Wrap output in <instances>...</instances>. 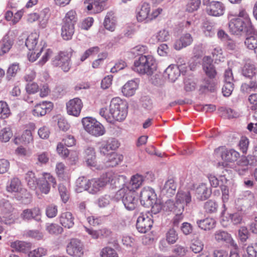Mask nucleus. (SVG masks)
<instances>
[{
    "label": "nucleus",
    "mask_w": 257,
    "mask_h": 257,
    "mask_svg": "<svg viewBox=\"0 0 257 257\" xmlns=\"http://www.w3.org/2000/svg\"><path fill=\"white\" fill-rule=\"evenodd\" d=\"M112 176L110 173H106L99 178H95L87 180L82 177H79L76 182V190L81 192L87 191L89 193L96 194L102 190L106 184L112 180Z\"/></svg>",
    "instance_id": "f257e3e1"
},
{
    "label": "nucleus",
    "mask_w": 257,
    "mask_h": 257,
    "mask_svg": "<svg viewBox=\"0 0 257 257\" xmlns=\"http://www.w3.org/2000/svg\"><path fill=\"white\" fill-rule=\"evenodd\" d=\"M230 31L233 34L241 35L242 33H252L254 28L249 15L245 9L240 8L229 22Z\"/></svg>",
    "instance_id": "f03ea898"
},
{
    "label": "nucleus",
    "mask_w": 257,
    "mask_h": 257,
    "mask_svg": "<svg viewBox=\"0 0 257 257\" xmlns=\"http://www.w3.org/2000/svg\"><path fill=\"white\" fill-rule=\"evenodd\" d=\"M128 105L127 102L116 97L113 98L109 104V113L111 118L107 119L109 122L113 123L114 121L123 120L127 114Z\"/></svg>",
    "instance_id": "7ed1b4c3"
},
{
    "label": "nucleus",
    "mask_w": 257,
    "mask_h": 257,
    "mask_svg": "<svg viewBox=\"0 0 257 257\" xmlns=\"http://www.w3.org/2000/svg\"><path fill=\"white\" fill-rule=\"evenodd\" d=\"M157 62L151 55H140L134 63L133 69L141 74L152 75L157 69Z\"/></svg>",
    "instance_id": "20e7f679"
},
{
    "label": "nucleus",
    "mask_w": 257,
    "mask_h": 257,
    "mask_svg": "<svg viewBox=\"0 0 257 257\" xmlns=\"http://www.w3.org/2000/svg\"><path fill=\"white\" fill-rule=\"evenodd\" d=\"M162 12V8H158L152 10L149 4L144 3L141 8L137 10V20L139 22L149 23L157 19Z\"/></svg>",
    "instance_id": "39448f33"
},
{
    "label": "nucleus",
    "mask_w": 257,
    "mask_h": 257,
    "mask_svg": "<svg viewBox=\"0 0 257 257\" xmlns=\"http://www.w3.org/2000/svg\"><path fill=\"white\" fill-rule=\"evenodd\" d=\"M82 122L85 130L91 135L99 137L105 134V131L104 126L91 117L83 118Z\"/></svg>",
    "instance_id": "423d86ee"
},
{
    "label": "nucleus",
    "mask_w": 257,
    "mask_h": 257,
    "mask_svg": "<svg viewBox=\"0 0 257 257\" xmlns=\"http://www.w3.org/2000/svg\"><path fill=\"white\" fill-rule=\"evenodd\" d=\"M85 252L83 243L77 238H72L66 246V252L72 257H83Z\"/></svg>",
    "instance_id": "0eeeda50"
},
{
    "label": "nucleus",
    "mask_w": 257,
    "mask_h": 257,
    "mask_svg": "<svg viewBox=\"0 0 257 257\" xmlns=\"http://www.w3.org/2000/svg\"><path fill=\"white\" fill-rule=\"evenodd\" d=\"M119 192L120 194L124 193L122 201L125 208L128 210H134L138 204L136 192L126 189L125 188L121 189Z\"/></svg>",
    "instance_id": "6e6552de"
},
{
    "label": "nucleus",
    "mask_w": 257,
    "mask_h": 257,
    "mask_svg": "<svg viewBox=\"0 0 257 257\" xmlns=\"http://www.w3.org/2000/svg\"><path fill=\"white\" fill-rule=\"evenodd\" d=\"M1 216L0 220L6 224H11L15 222L16 215L14 213L15 208L10 201L7 200L3 202L0 206Z\"/></svg>",
    "instance_id": "1a4fd4ad"
},
{
    "label": "nucleus",
    "mask_w": 257,
    "mask_h": 257,
    "mask_svg": "<svg viewBox=\"0 0 257 257\" xmlns=\"http://www.w3.org/2000/svg\"><path fill=\"white\" fill-rule=\"evenodd\" d=\"M239 157V154L234 150H226L222 152L221 158L226 162L218 163L217 165V169L221 171L220 176H224V172L227 171L226 169L227 167L228 164L227 162H234Z\"/></svg>",
    "instance_id": "9d476101"
},
{
    "label": "nucleus",
    "mask_w": 257,
    "mask_h": 257,
    "mask_svg": "<svg viewBox=\"0 0 257 257\" xmlns=\"http://www.w3.org/2000/svg\"><path fill=\"white\" fill-rule=\"evenodd\" d=\"M56 185V179L50 173H43L42 177L38 179L37 187L42 193L47 194L50 192L51 185L55 187Z\"/></svg>",
    "instance_id": "9b49d317"
},
{
    "label": "nucleus",
    "mask_w": 257,
    "mask_h": 257,
    "mask_svg": "<svg viewBox=\"0 0 257 257\" xmlns=\"http://www.w3.org/2000/svg\"><path fill=\"white\" fill-rule=\"evenodd\" d=\"M71 55L67 52H60L53 59V64L60 67L63 71L67 72L71 68Z\"/></svg>",
    "instance_id": "f8f14e48"
},
{
    "label": "nucleus",
    "mask_w": 257,
    "mask_h": 257,
    "mask_svg": "<svg viewBox=\"0 0 257 257\" xmlns=\"http://www.w3.org/2000/svg\"><path fill=\"white\" fill-rule=\"evenodd\" d=\"M140 197L141 204L146 207H149L157 196L153 189L144 187L140 193Z\"/></svg>",
    "instance_id": "ddd939ff"
},
{
    "label": "nucleus",
    "mask_w": 257,
    "mask_h": 257,
    "mask_svg": "<svg viewBox=\"0 0 257 257\" xmlns=\"http://www.w3.org/2000/svg\"><path fill=\"white\" fill-rule=\"evenodd\" d=\"M83 104L81 99L75 97L69 100L66 104L67 113L75 117L79 116Z\"/></svg>",
    "instance_id": "4468645a"
},
{
    "label": "nucleus",
    "mask_w": 257,
    "mask_h": 257,
    "mask_svg": "<svg viewBox=\"0 0 257 257\" xmlns=\"http://www.w3.org/2000/svg\"><path fill=\"white\" fill-rule=\"evenodd\" d=\"M98 149L101 154L106 155L110 151L116 150L119 146L117 140L114 138H109L97 143Z\"/></svg>",
    "instance_id": "2eb2a0df"
},
{
    "label": "nucleus",
    "mask_w": 257,
    "mask_h": 257,
    "mask_svg": "<svg viewBox=\"0 0 257 257\" xmlns=\"http://www.w3.org/2000/svg\"><path fill=\"white\" fill-rule=\"evenodd\" d=\"M153 224V220L147 214H141L137 219L136 226L140 232L146 233L150 230Z\"/></svg>",
    "instance_id": "dca6fc26"
},
{
    "label": "nucleus",
    "mask_w": 257,
    "mask_h": 257,
    "mask_svg": "<svg viewBox=\"0 0 257 257\" xmlns=\"http://www.w3.org/2000/svg\"><path fill=\"white\" fill-rule=\"evenodd\" d=\"M42 213L38 207L27 208L23 210L21 214V217L24 220H35L38 222L41 221Z\"/></svg>",
    "instance_id": "f3484780"
},
{
    "label": "nucleus",
    "mask_w": 257,
    "mask_h": 257,
    "mask_svg": "<svg viewBox=\"0 0 257 257\" xmlns=\"http://www.w3.org/2000/svg\"><path fill=\"white\" fill-rule=\"evenodd\" d=\"M53 103L51 101H44L35 105L32 113L36 116H44L53 108Z\"/></svg>",
    "instance_id": "a211bd4d"
},
{
    "label": "nucleus",
    "mask_w": 257,
    "mask_h": 257,
    "mask_svg": "<svg viewBox=\"0 0 257 257\" xmlns=\"http://www.w3.org/2000/svg\"><path fill=\"white\" fill-rule=\"evenodd\" d=\"M176 204L179 206H176L177 207H179V212H182L184 210V205H188L191 202L190 192L188 191H179L176 195Z\"/></svg>",
    "instance_id": "6ab92c4d"
},
{
    "label": "nucleus",
    "mask_w": 257,
    "mask_h": 257,
    "mask_svg": "<svg viewBox=\"0 0 257 257\" xmlns=\"http://www.w3.org/2000/svg\"><path fill=\"white\" fill-rule=\"evenodd\" d=\"M225 10V7L221 2L212 1L208 6L207 11L209 15L219 17L224 14Z\"/></svg>",
    "instance_id": "aec40b11"
},
{
    "label": "nucleus",
    "mask_w": 257,
    "mask_h": 257,
    "mask_svg": "<svg viewBox=\"0 0 257 257\" xmlns=\"http://www.w3.org/2000/svg\"><path fill=\"white\" fill-rule=\"evenodd\" d=\"M85 153L86 155V163L88 166L97 170L103 168V165H98L95 161L96 155L94 148L88 147L85 151Z\"/></svg>",
    "instance_id": "412c9836"
},
{
    "label": "nucleus",
    "mask_w": 257,
    "mask_h": 257,
    "mask_svg": "<svg viewBox=\"0 0 257 257\" xmlns=\"http://www.w3.org/2000/svg\"><path fill=\"white\" fill-rule=\"evenodd\" d=\"M10 246L12 248L13 251L26 253L31 248V244L24 241L16 240L12 242Z\"/></svg>",
    "instance_id": "4be33fe9"
},
{
    "label": "nucleus",
    "mask_w": 257,
    "mask_h": 257,
    "mask_svg": "<svg viewBox=\"0 0 257 257\" xmlns=\"http://www.w3.org/2000/svg\"><path fill=\"white\" fill-rule=\"evenodd\" d=\"M215 239L218 242H225L230 244L235 248L237 247V244L232 239L231 235L224 231H217L214 234Z\"/></svg>",
    "instance_id": "5701e85b"
},
{
    "label": "nucleus",
    "mask_w": 257,
    "mask_h": 257,
    "mask_svg": "<svg viewBox=\"0 0 257 257\" xmlns=\"http://www.w3.org/2000/svg\"><path fill=\"white\" fill-rule=\"evenodd\" d=\"M213 59L209 56H205L203 59V68L206 74L210 78L215 77L216 72L212 64Z\"/></svg>",
    "instance_id": "b1692460"
},
{
    "label": "nucleus",
    "mask_w": 257,
    "mask_h": 257,
    "mask_svg": "<svg viewBox=\"0 0 257 257\" xmlns=\"http://www.w3.org/2000/svg\"><path fill=\"white\" fill-rule=\"evenodd\" d=\"M193 39L191 34L186 33L181 36L174 44V48L177 50H180L192 44Z\"/></svg>",
    "instance_id": "393cba45"
},
{
    "label": "nucleus",
    "mask_w": 257,
    "mask_h": 257,
    "mask_svg": "<svg viewBox=\"0 0 257 257\" xmlns=\"http://www.w3.org/2000/svg\"><path fill=\"white\" fill-rule=\"evenodd\" d=\"M123 159L122 155L115 152H112L107 156V160L105 163L104 167H113L120 163ZM104 167V166H103Z\"/></svg>",
    "instance_id": "a878e982"
},
{
    "label": "nucleus",
    "mask_w": 257,
    "mask_h": 257,
    "mask_svg": "<svg viewBox=\"0 0 257 257\" xmlns=\"http://www.w3.org/2000/svg\"><path fill=\"white\" fill-rule=\"evenodd\" d=\"M6 190L10 193H23L27 190L23 189L21 181L17 178H13L9 185L7 186Z\"/></svg>",
    "instance_id": "bb28decb"
},
{
    "label": "nucleus",
    "mask_w": 257,
    "mask_h": 257,
    "mask_svg": "<svg viewBox=\"0 0 257 257\" xmlns=\"http://www.w3.org/2000/svg\"><path fill=\"white\" fill-rule=\"evenodd\" d=\"M74 217L71 212H65L60 215L59 222L65 228H70L74 224Z\"/></svg>",
    "instance_id": "cd10ccee"
},
{
    "label": "nucleus",
    "mask_w": 257,
    "mask_h": 257,
    "mask_svg": "<svg viewBox=\"0 0 257 257\" xmlns=\"http://www.w3.org/2000/svg\"><path fill=\"white\" fill-rule=\"evenodd\" d=\"M138 87V84L134 80L128 81L122 87L121 91L123 94L130 97L133 96Z\"/></svg>",
    "instance_id": "c85d7f7f"
},
{
    "label": "nucleus",
    "mask_w": 257,
    "mask_h": 257,
    "mask_svg": "<svg viewBox=\"0 0 257 257\" xmlns=\"http://www.w3.org/2000/svg\"><path fill=\"white\" fill-rule=\"evenodd\" d=\"M144 181V178L142 175H134L131 178L129 185L125 189L135 191L142 185Z\"/></svg>",
    "instance_id": "c756f323"
},
{
    "label": "nucleus",
    "mask_w": 257,
    "mask_h": 257,
    "mask_svg": "<svg viewBox=\"0 0 257 257\" xmlns=\"http://www.w3.org/2000/svg\"><path fill=\"white\" fill-rule=\"evenodd\" d=\"M78 21L76 12L74 10H71L65 14L62 21V24L75 26Z\"/></svg>",
    "instance_id": "7c9ffc66"
},
{
    "label": "nucleus",
    "mask_w": 257,
    "mask_h": 257,
    "mask_svg": "<svg viewBox=\"0 0 257 257\" xmlns=\"http://www.w3.org/2000/svg\"><path fill=\"white\" fill-rule=\"evenodd\" d=\"M177 186L173 179H169L166 182L163 188V192L168 197L172 196L176 192Z\"/></svg>",
    "instance_id": "2f4dec72"
},
{
    "label": "nucleus",
    "mask_w": 257,
    "mask_h": 257,
    "mask_svg": "<svg viewBox=\"0 0 257 257\" xmlns=\"http://www.w3.org/2000/svg\"><path fill=\"white\" fill-rule=\"evenodd\" d=\"M75 32V26L62 24L61 28V36L65 40H71Z\"/></svg>",
    "instance_id": "473e14b6"
},
{
    "label": "nucleus",
    "mask_w": 257,
    "mask_h": 257,
    "mask_svg": "<svg viewBox=\"0 0 257 257\" xmlns=\"http://www.w3.org/2000/svg\"><path fill=\"white\" fill-rule=\"evenodd\" d=\"M113 15V13L111 12L107 13L103 22L105 28L111 32L114 31L115 29L116 21Z\"/></svg>",
    "instance_id": "72a5a7b5"
},
{
    "label": "nucleus",
    "mask_w": 257,
    "mask_h": 257,
    "mask_svg": "<svg viewBox=\"0 0 257 257\" xmlns=\"http://www.w3.org/2000/svg\"><path fill=\"white\" fill-rule=\"evenodd\" d=\"M257 73L254 65L250 62H246L242 69V74L246 77H252Z\"/></svg>",
    "instance_id": "f704fd0d"
},
{
    "label": "nucleus",
    "mask_w": 257,
    "mask_h": 257,
    "mask_svg": "<svg viewBox=\"0 0 257 257\" xmlns=\"http://www.w3.org/2000/svg\"><path fill=\"white\" fill-rule=\"evenodd\" d=\"M197 223L202 229L209 230L215 226L216 221L212 218H206L203 220H198Z\"/></svg>",
    "instance_id": "c9c22d12"
},
{
    "label": "nucleus",
    "mask_w": 257,
    "mask_h": 257,
    "mask_svg": "<svg viewBox=\"0 0 257 257\" xmlns=\"http://www.w3.org/2000/svg\"><path fill=\"white\" fill-rule=\"evenodd\" d=\"M179 70L174 66H169L165 71L164 76L171 81H175L179 76Z\"/></svg>",
    "instance_id": "e433bc0d"
},
{
    "label": "nucleus",
    "mask_w": 257,
    "mask_h": 257,
    "mask_svg": "<svg viewBox=\"0 0 257 257\" xmlns=\"http://www.w3.org/2000/svg\"><path fill=\"white\" fill-rule=\"evenodd\" d=\"M14 44V40L6 36L4 37L2 41L1 47L0 50V55H2L8 53L11 49Z\"/></svg>",
    "instance_id": "4c0bfd02"
},
{
    "label": "nucleus",
    "mask_w": 257,
    "mask_h": 257,
    "mask_svg": "<svg viewBox=\"0 0 257 257\" xmlns=\"http://www.w3.org/2000/svg\"><path fill=\"white\" fill-rule=\"evenodd\" d=\"M25 179L30 189L35 190L37 188L38 179L36 178L33 172L28 171L25 175Z\"/></svg>",
    "instance_id": "58836bf2"
},
{
    "label": "nucleus",
    "mask_w": 257,
    "mask_h": 257,
    "mask_svg": "<svg viewBox=\"0 0 257 257\" xmlns=\"http://www.w3.org/2000/svg\"><path fill=\"white\" fill-rule=\"evenodd\" d=\"M38 37L36 34H31L30 35L26 40L25 45L28 49L30 50H39V47L37 46Z\"/></svg>",
    "instance_id": "ea45409f"
},
{
    "label": "nucleus",
    "mask_w": 257,
    "mask_h": 257,
    "mask_svg": "<svg viewBox=\"0 0 257 257\" xmlns=\"http://www.w3.org/2000/svg\"><path fill=\"white\" fill-rule=\"evenodd\" d=\"M240 90L243 93H249L257 90V80H251L242 84Z\"/></svg>",
    "instance_id": "a19ab883"
},
{
    "label": "nucleus",
    "mask_w": 257,
    "mask_h": 257,
    "mask_svg": "<svg viewBox=\"0 0 257 257\" xmlns=\"http://www.w3.org/2000/svg\"><path fill=\"white\" fill-rule=\"evenodd\" d=\"M244 165H255L257 163V145L253 148L252 155L241 159Z\"/></svg>",
    "instance_id": "79ce46f5"
},
{
    "label": "nucleus",
    "mask_w": 257,
    "mask_h": 257,
    "mask_svg": "<svg viewBox=\"0 0 257 257\" xmlns=\"http://www.w3.org/2000/svg\"><path fill=\"white\" fill-rule=\"evenodd\" d=\"M196 192L201 200L206 199L211 194V191L207 188L205 184L200 185L196 189Z\"/></svg>",
    "instance_id": "37998d69"
},
{
    "label": "nucleus",
    "mask_w": 257,
    "mask_h": 257,
    "mask_svg": "<svg viewBox=\"0 0 257 257\" xmlns=\"http://www.w3.org/2000/svg\"><path fill=\"white\" fill-rule=\"evenodd\" d=\"M46 229L49 233L52 235H58L63 231V228L55 223H48L46 226Z\"/></svg>",
    "instance_id": "c03bdc74"
},
{
    "label": "nucleus",
    "mask_w": 257,
    "mask_h": 257,
    "mask_svg": "<svg viewBox=\"0 0 257 257\" xmlns=\"http://www.w3.org/2000/svg\"><path fill=\"white\" fill-rule=\"evenodd\" d=\"M244 44L247 48L253 50L255 53H257V36L253 35L247 37Z\"/></svg>",
    "instance_id": "a18cd8bd"
},
{
    "label": "nucleus",
    "mask_w": 257,
    "mask_h": 257,
    "mask_svg": "<svg viewBox=\"0 0 257 257\" xmlns=\"http://www.w3.org/2000/svg\"><path fill=\"white\" fill-rule=\"evenodd\" d=\"M11 114L10 109L8 104L4 101H0V118L6 119Z\"/></svg>",
    "instance_id": "49530a36"
},
{
    "label": "nucleus",
    "mask_w": 257,
    "mask_h": 257,
    "mask_svg": "<svg viewBox=\"0 0 257 257\" xmlns=\"http://www.w3.org/2000/svg\"><path fill=\"white\" fill-rule=\"evenodd\" d=\"M176 206H179L177 204H176V202L175 203H174L173 201L171 200H167L166 202L165 205V207L167 206L169 208V210L174 211L177 212V214L176 215L175 218V221H176L177 220L181 219L182 218L181 216L182 212H179V207H177Z\"/></svg>",
    "instance_id": "de8ad7c7"
},
{
    "label": "nucleus",
    "mask_w": 257,
    "mask_h": 257,
    "mask_svg": "<svg viewBox=\"0 0 257 257\" xmlns=\"http://www.w3.org/2000/svg\"><path fill=\"white\" fill-rule=\"evenodd\" d=\"M100 50L98 46L91 47L86 50L82 55L80 58L81 61H84L89 57L97 54Z\"/></svg>",
    "instance_id": "09e8293b"
},
{
    "label": "nucleus",
    "mask_w": 257,
    "mask_h": 257,
    "mask_svg": "<svg viewBox=\"0 0 257 257\" xmlns=\"http://www.w3.org/2000/svg\"><path fill=\"white\" fill-rule=\"evenodd\" d=\"M29 257H42L47 253V250L42 247L36 248L28 252Z\"/></svg>",
    "instance_id": "8fccbe9b"
},
{
    "label": "nucleus",
    "mask_w": 257,
    "mask_h": 257,
    "mask_svg": "<svg viewBox=\"0 0 257 257\" xmlns=\"http://www.w3.org/2000/svg\"><path fill=\"white\" fill-rule=\"evenodd\" d=\"M101 257H118L116 250L110 247L103 248L100 252Z\"/></svg>",
    "instance_id": "3c124183"
},
{
    "label": "nucleus",
    "mask_w": 257,
    "mask_h": 257,
    "mask_svg": "<svg viewBox=\"0 0 257 257\" xmlns=\"http://www.w3.org/2000/svg\"><path fill=\"white\" fill-rule=\"evenodd\" d=\"M151 212L153 214H157L159 213L162 209L163 207V203L160 199L156 198L154 200L151 205Z\"/></svg>",
    "instance_id": "603ef678"
},
{
    "label": "nucleus",
    "mask_w": 257,
    "mask_h": 257,
    "mask_svg": "<svg viewBox=\"0 0 257 257\" xmlns=\"http://www.w3.org/2000/svg\"><path fill=\"white\" fill-rule=\"evenodd\" d=\"M204 208L206 212L214 213L217 211V204L214 201L209 200L205 203Z\"/></svg>",
    "instance_id": "864d4df0"
},
{
    "label": "nucleus",
    "mask_w": 257,
    "mask_h": 257,
    "mask_svg": "<svg viewBox=\"0 0 257 257\" xmlns=\"http://www.w3.org/2000/svg\"><path fill=\"white\" fill-rule=\"evenodd\" d=\"M243 257H257V243L248 245Z\"/></svg>",
    "instance_id": "5fc2aeb1"
},
{
    "label": "nucleus",
    "mask_w": 257,
    "mask_h": 257,
    "mask_svg": "<svg viewBox=\"0 0 257 257\" xmlns=\"http://www.w3.org/2000/svg\"><path fill=\"white\" fill-rule=\"evenodd\" d=\"M12 136L13 133L10 128L6 127L1 131L0 139L3 142H8Z\"/></svg>",
    "instance_id": "6e6d98bb"
},
{
    "label": "nucleus",
    "mask_w": 257,
    "mask_h": 257,
    "mask_svg": "<svg viewBox=\"0 0 257 257\" xmlns=\"http://www.w3.org/2000/svg\"><path fill=\"white\" fill-rule=\"evenodd\" d=\"M58 213L57 206L54 204H50L46 208V214L49 218L55 217Z\"/></svg>",
    "instance_id": "4d7b16f0"
},
{
    "label": "nucleus",
    "mask_w": 257,
    "mask_h": 257,
    "mask_svg": "<svg viewBox=\"0 0 257 257\" xmlns=\"http://www.w3.org/2000/svg\"><path fill=\"white\" fill-rule=\"evenodd\" d=\"M166 239L168 243H174L178 239V235L173 228L169 229L166 234Z\"/></svg>",
    "instance_id": "13d9d810"
},
{
    "label": "nucleus",
    "mask_w": 257,
    "mask_h": 257,
    "mask_svg": "<svg viewBox=\"0 0 257 257\" xmlns=\"http://www.w3.org/2000/svg\"><path fill=\"white\" fill-rule=\"evenodd\" d=\"M201 0H190L186 6V10L189 12L196 11L199 7Z\"/></svg>",
    "instance_id": "bf43d9fd"
},
{
    "label": "nucleus",
    "mask_w": 257,
    "mask_h": 257,
    "mask_svg": "<svg viewBox=\"0 0 257 257\" xmlns=\"http://www.w3.org/2000/svg\"><path fill=\"white\" fill-rule=\"evenodd\" d=\"M234 89L233 83H224L222 91L224 96H229L231 95Z\"/></svg>",
    "instance_id": "052dcab7"
},
{
    "label": "nucleus",
    "mask_w": 257,
    "mask_h": 257,
    "mask_svg": "<svg viewBox=\"0 0 257 257\" xmlns=\"http://www.w3.org/2000/svg\"><path fill=\"white\" fill-rule=\"evenodd\" d=\"M204 245L199 240H195L192 243L190 248L195 253H199L203 248Z\"/></svg>",
    "instance_id": "680f3d73"
},
{
    "label": "nucleus",
    "mask_w": 257,
    "mask_h": 257,
    "mask_svg": "<svg viewBox=\"0 0 257 257\" xmlns=\"http://www.w3.org/2000/svg\"><path fill=\"white\" fill-rule=\"evenodd\" d=\"M57 152L62 157L66 158L68 157L69 151L66 148L62 143H59L57 146Z\"/></svg>",
    "instance_id": "e2e57ef3"
},
{
    "label": "nucleus",
    "mask_w": 257,
    "mask_h": 257,
    "mask_svg": "<svg viewBox=\"0 0 257 257\" xmlns=\"http://www.w3.org/2000/svg\"><path fill=\"white\" fill-rule=\"evenodd\" d=\"M59 191L62 201L66 203L69 199V195L67 188L63 185L59 186Z\"/></svg>",
    "instance_id": "0e129e2a"
},
{
    "label": "nucleus",
    "mask_w": 257,
    "mask_h": 257,
    "mask_svg": "<svg viewBox=\"0 0 257 257\" xmlns=\"http://www.w3.org/2000/svg\"><path fill=\"white\" fill-rule=\"evenodd\" d=\"M211 53L213 59H214L215 61H221V60L224 58L223 56L222 50L219 47L214 48L212 51Z\"/></svg>",
    "instance_id": "69168bd1"
},
{
    "label": "nucleus",
    "mask_w": 257,
    "mask_h": 257,
    "mask_svg": "<svg viewBox=\"0 0 257 257\" xmlns=\"http://www.w3.org/2000/svg\"><path fill=\"white\" fill-rule=\"evenodd\" d=\"M253 121L249 123L247 126V128L250 132H253L257 134V111L254 112L253 115Z\"/></svg>",
    "instance_id": "338daca9"
},
{
    "label": "nucleus",
    "mask_w": 257,
    "mask_h": 257,
    "mask_svg": "<svg viewBox=\"0 0 257 257\" xmlns=\"http://www.w3.org/2000/svg\"><path fill=\"white\" fill-rule=\"evenodd\" d=\"M248 100L250 104L251 110L257 109V93H252L249 95Z\"/></svg>",
    "instance_id": "774afa93"
}]
</instances>
